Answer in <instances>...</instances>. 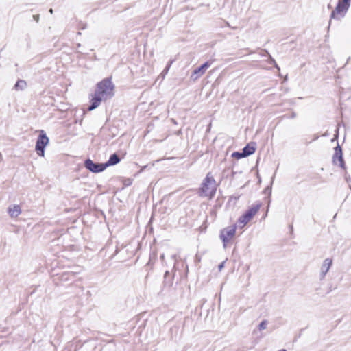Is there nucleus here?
<instances>
[{
  "mask_svg": "<svg viewBox=\"0 0 351 351\" xmlns=\"http://www.w3.org/2000/svg\"><path fill=\"white\" fill-rule=\"evenodd\" d=\"M115 86L110 77L103 79L96 84L95 90L90 99L91 105L88 110L91 111L97 108L102 101H106L114 97Z\"/></svg>",
  "mask_w": 351,
  "mask_h": 351,
  "instance_id": "1",
  "label": "nucleus"
},
{
  "mask_svg": "<svg viewBox=\"0 0 351 351\" xmlns=\"http://www.w3.org/2000/svg\"><path fill=\"white\" fill-rule=\"evenodd\" d=\"M217 190V184L215 179L208 173L202 183L200 195L204 197L212 198Z\"/></svg>",
  "mask_w": 351,
  "mask_h": 351,
  "instance_id": "2",
  "label": "nucleus"
},
{
  "mask_svg": "<svg viewBox=\"0 0 351 351\" xmlns=\"http://www.w3.org/2000/svg\"><path fill=\"white\" fill-rule=\"evenodd\" d=\"M38 133L35 145V151L38 156L44 157L45 154V149L49 143V138L44 130H39Z\"/></svg>",
  "mask_w": 351,
  "mask_h": 351,
  "instance_id": "3",
  "label": "nucleus"
},
{
  "mask_svg": "<svg viewBox=\"0 0 351 351\" xmlns=\"http://www.w3.org/2000/svg\"><path fill=\"white\" fill-rule=\"evenodd\" d=\"M260 208V205L252 206L242 216H241L237 221V226L240 228H243L256 215Z\"/></svg>",
  "mask_w": 351,
  "mask_h": 351,
  "instance_id": "4",
  "label": "nucleus"
},
{
  "mask_svg": "<svg viewBox=\"0 0 351 351\" xmlns=\"http://www.w3.org/2000/svg\"><path fill=\"white\" fill-rule=\"evenodd\" d=\"M350 7L349 0H339L338 4L331 14V18L340 19L343 17Z\"/></svg>",
  "mask_w": 351,
  "mask_h": 351,
  "instance_id": "5",
  "label": "nucleus"
},
{
  "mask_svg": "<svg viewBox=\"0 0 351 351\" xmlns=\"http://www.w3.org/2000/svg\"><path fill=\"white\" fill-rule=\"evenodd\" d=\"M236 232L235 226H229L225 228L221 231L220 238L223 241V246L226 247L227 243H228L234 236Z\"/></svg>",
  "mask_w": 351,
  "mask_h": 351,
  "instance_id": "6",
  "label": "nucleus"
},
{
  "mask_svg": "<svg viewBox=\"0 0 351 351\" xmlns=\"http://www.w3.org/2000/svg\"><path fill=\"white\" fill-rule=\"evenodd\" d=\"M85 167L93 173H99L103 171L106 168V165L94 163L91 160H87L85 162Z\"/></svg>",
  "mask_w": 351,
  "mask_h": 351,
  "instance_id": "7",
  "label": "nucleus"
},
{
  "mask_svg": "<svg viewBox=\"0 0 351 351\" xmlns=\"http://www.w3.org/2000/svg\"><path fill=\"white\" fill-rule=\"evenodd\" d=\"M209 66H210V64L208 62H206L204 64H202L200 67L195 69L193 71V73L192 75V77H193V76L195 75V77L193 78V80H196L199 77L202 76Z\"/></svg>",
  "mask_w": 351,
  "mask_h": 351,
  "instance_id": "8",
  "label": "nucleus"
},
{
  "mask_svg": "<svg viewBox=\"0 0 351 351\" xmlns=\"http://www.w3.org/2000/svg\"><path fill=\"white\" fill-rule=\"evenodd\" d=\"M21 213L19 205L14 204L8 208V213L11 217H17Z\"/></svg>",
  "mask_w": 351,
  "mask_h": 351,
  "instance_id": "9",
  "label": "nucleus"
},
{
  "mask_svg": "<svg viewBox=\"0 0 351 351\" xmlns=\"http://www.w3.org/2000/svg\"><path fill=\"white\" fill-rule=\"evenodd\" d=\"M332 265V260L330 258H326L322 263L321 267V274L322 276H324L327 272L329 271L330 266Z\"/></svg>",
  "mask_w": 351,
  "mask_h": 351,
  "instance_id": "10",
  "label": "nucleus"
},
{
  "mask_svg": "<svg viewBox=\"0 0 351 351\" xmlns=\"http://www.w3.org/2000/svg\"><path fill=\"white\" fill-rule=\"evenodd\" d=\"M256 150V143H250L247 144L243 149V152L245 157L248 156L254 153Z\"/></svg>",
  "mask_w": 351,
  "mask_h": 351,
  "instance_id": "11",
  "label": "nucleus"
},
{
  "mask_svg": "<svg viewBox=\"0 0 351 351\" xmlns=\"http://www.w3.org/2000/svg\"><path fill=\"white\" fill-rule=\"evenodd\" d=\"M334 162L335 163L339 162V165L342 168H344V162H343V158H342L341 149L339 147H337L335 148V157L334 158Z\"/></svg>",
  "mask_w": 351,
  "mask_h": 351,
  "instance_id": "12",
  "label": "nucleus"
},
{
  "mask_svg": "<svg viewBox=\"0 0 351 351\" xmlns=\"http://www.w3.org/2000/svg\"><path fill=\"white\" fill-rule=\"evenodd\" d=\"M120 161L119 158L118 156L115 154L110 156L108 161L105 163L104 165H106V167L110 165H114L117 164Z\"/></svg>",
  "mask_w": 351,
  "mask_h": 351,
  "instance_id": "13",
  "label": "nucleus"
},
{
  "mask_svg": "<svg viewBox=\"0 0 351 351\" xmlns=\"http://www.w3.org/2000/svg\"><path fill=\"white\" fill-rule=\"evenodd\" d=\"M26 85V82L24 80H19L15 84V88L17 90H23Z\"/></svg>",
  "mask_w": 351,
  "mask_h": 351,
  "instance_id": "14",
  "label": "nucleus"
},
{
  "mask_svg": "<svg viewBox=\"0 0 351 351\" xmlns=\"http://www.w3.org/2000/svg\"><path fill=\"white\" fill-rule=\"evenodd\" d=\"M267 326V322L264 320V321H262L259 325H258V329L259 330H265Z\"/></svg>",
  "mask_w": 351,
  "mask_h": 351,
  "instance_id": "15",
  "label": "nucleus"
},
{
  "mask_svg": "<svg viewBox=\"0 0 351 351\" xmlns=\"http://www.w3.org/2000/svg\"><path fill=\"white\" fill-rule=\"evenodd\" d=\"M243 154V152H234L232 154V156L234 157V158H236L237 159H240L241 158H243V157H245Z\"/></svg>",
  "mask_w": 351,
  "mask_h": 351,
  "instance_id": "16",
  "label": "nucleus"
},
{
  "mask_svg": "<svg viewBox=\"0 0 351 351\" xmlns=\"http://www.w3.org/2000/svg\"><path fill=\"white\" fill-rule=\"evenodd\" d=\"M223 267H224V263L223 262V263H221L218 266V267H219V271H221V270L223 268Z\"/></svg>",
  "mask_w": 351,
  "mask_h": 351,
  "instance_id": "17",
  "label": "nucleus"
},
{
  "mask_svg": "<svg viewBox=\"0 0 351 351\" xmlns=\"http://www.w3.org/2000/svg\"><path fill=\"white\" fill-rule=\"evenodd\" d=\"M34 17L35 20L38 21V16H34Z\"/></svg>",
  "mask_w": 351,
  "mask_h": 351,
  "instance_id": "18",
  "label": "nucleus"
},
{
  "mask_svg": "<svg viewBox=\"0 0 351 351\" xmlns=\"http://www.w3.org/2000/svg\"><path fill=\"white\" fill-rule=\"evenodd\" d=\"M49 12H50V14H53V9H51H51L49 10Z\"/></svg>",
  "mask_w": 351,
  "mask_h": 351,
  "instance_id": "19",
  "label": "nucleus"
}]
</instances>
